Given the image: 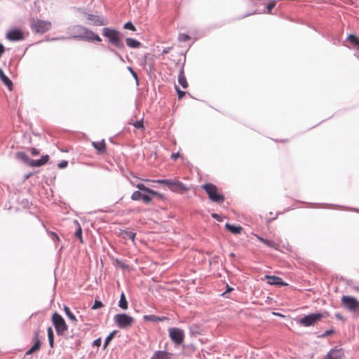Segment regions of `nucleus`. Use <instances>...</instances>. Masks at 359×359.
<instances>
[{
    "label": "nucleus",
    "mask_w": 359,
    "mask_h": 359,
    "mask_svg": "<svg viewBox=\"0 0 359 359\" xmlns=\"http://www.w3.org/2000/svg\"><path fill=\"white\" fill-rule=\"evenodd\" d=\"M169 336L171 340L176 344H181L184 341V331L180 328L171 327L168 329Z\"/></svg>",
    "instance_id": "nucleus-8"
},
{
    "label": "nucleus",
    "mask_w": 359,
    "mask_h": 359,
    "mask_svg": "<svg viewBox=\"0 0 359 359\" xmlns=\"http://www.w3.org/2000/svg\"><path fill=\"white\" fill-rule=\"evenodd\" d=\"M29 25L33 32L40 34L47 32L52 27V23L50 21L43 20L34 18L30 19Z\"/></svg>",
    "instance_id": "nucleus-2"
},
{
    "label": "nucleus",
    "mask_w": 359,
    "mask_h": 359,
    "mask_svg": "<svg viewBox=\"0 0 359 359\" xmlns=\"http://www.w3.org/2000/svg\"><path fill=\"white\" fill-rule=\"evenodd\" d=\"M103 306L104 305L102 303V302H100L99 300H95L93 306H92V309H97L102 308Z\"/></svg>",
    "instance_id": "nucleus-42"
},
{
    "label": "nucleus",
    "mask_w": 359,
    "mask_h": 359,
    "mask_svg": "<svg viewBox=\"0 0 359 359\" xmlns=\"http://www.w3.org/2000/svg\"><path fill=\"white\" fill-rule=\"evenodd\" d=\"M267 283L273 285H286L287 284L283 282V279L280 277L275 276H265Z\"/></svg>",
    "instance_id": "nucleus-18"
},
{
    "label": "nucleus",
    "mask_w": 359,
    "mask_h": 359,
    "mask_svg": "<svg viewBox=\"0 0 359 359\" xmlns=\"http://www.w3.org/2000/svg\"><path fill=\"white\" fill-rule=\"evenodd\" d=\"M74 224L76 226V229L74 233V236L76 238L79 239V241L81 243H83V238H82V229L81 227V225L77 220H74Z\"/></svg>",
    "instance_id": "nucleus-29"
},
{
    "label": "nucleus",
    "mask_w": 359,
    "mask_h": 359,
    "mask_svg": "<svg viewBox=\"0 0 359 359\" xmlns=\"http://www.w3.org/2000/svg\"><path fill=\"white\" fill-rule=\"evenodd\" d=\"M334 333V330H326L323 334H321V337H326Z\"/></svg>",
    "instance_id": "nucleus-44"
},
{
    "label": "nucleus",
    "mask_w": 359,
    "mask_h": 359,
    "mask_svg": "<svg viewBox=\"0 0 359 359\" xmlns=\"http://www.w3.org/2000/svg\"><path fill=\"white\" fill-rule=\"evenodd\" d=\"M86 28L84 26L76 25L69 27L68 31L72 38L83 39Z\"/></svg>",
    "instance_id": "nucleus-10"
},
{
    "label": "nucleus",
    "mask_w": 359,
    "mask_h": 359,
    "mask_svg": "<svg viewBox=\"0 0 359 359\" xmlns=\"http://www.w3.org/2000/svg\"><path fill=\"white\" fill-rule=\"evenodd\" d=\"M140 191H134L131 195V199L133 201L142 200L144 203L149 204L151 202V196L148 194H142Z\"/></svg>",
    "instance_id": "nucleus-13"
},
{
    "label": "nucleus",
    "mask_w": 359,
    "mask_h": 359,
    "mask_svg": "<svg viewBox=\"0 0 359 359\" xmlns=\"http://www.w3.org/2000/svg\"><path fill=\"white\" fill-rule=\"evenodd\" d=\"M31 175H32L31 173H29V174L25 176V179H26V180H27V179H28V178L31 176Z\"/></svg>",
    "instance_id": "nucleus-58"
},
{
    "label": "nucleus",
    "mask_w": 359,
    "mask_h": 359,
    "mask_svg": "<svg viewBox=\"0 0 359 359\" xmlns=\"http://www.w3.org/2000/svg\"><path fill=\"white\" fill-rule=\"evenodd\" d=\"M212 217L215 219H217V220H218V221H221L220 216L218 214H217V213H212Z\"/></svg>",
    "instance_id": "nucleus-52"
},
{
    "label": "nucleus",
    "mask_w": 359,
    "mask_h": 359,
    "mask_svg": "<svg viewBox=\"0 0 359 359\" xmlns=\"http://www.w3.org/2000/svg\"><path fill=\"white\" fill-rule=\"evenodd\" d=\"M116 334V330H114L113 332H111L107 337V338L105 339V341H104V345H103V348L104 349H106L107 346L109 345V342L113 339V338L114 337L115 334Z\"/></svg>",
    "instance_id": "nucleus-35"
},
{
    "label": "nucleus",
    "mask_w": 359,
    "mask_h": 359,
    "mask_svg": "<svg viewBox=\"0 0 359 359\" xmlns=\"http://www.w3.org/2000/svg\"><path fill=\"white\" fill-rule=\"evenodd\" d=\"M82 40L86 41H90V42H93V41L101 42L102 41V39L99 36V35L95 34L92 30L88 29L87 27L86 28L85 33L83 34V37Z\"/></svg>",
    "instance_id": "nucleus-14"
},
{
    "label": "nucleus",
    "mask_w": 359,
    "mask_h": 359,
    "mask_svg": "<svg viewBox=\"0 0 359 359\" xmlns=\"http://www.w3.org/2000/svg\"><path fill=\"white\" fill-rule=\"evenodd\" d=\"M276 5V1H271L266 6L267 13L272 14V9L275 8Z\"/></svg>",
    "instance_id": "nucleus-36"
},
{
    "label": "nucleus",
    "mask_w": 359,
    "mask_h": 359,
    "mask_svg": "<svg viewBox=\"0 0 359 359\" xmlns=\"http://www.w3.org/2000/svg\"><path fill=\"white\" fill-rule=\"evenodd\" d=\"M110 51L112 52L116 56H117L121 61H123L122 56L115 50L110 48Z\"/></svg>",
    "instance_id": "nucleus-46"
},
{
    "label": "nucleus",
    "mask_w": 359,
    "mask_h": 359,
    "mask_svg": "<svg viewBox=\"0 0 359 359\" xmlns=\"http://www.w3.org/2000/svg\"><path fill=\"white\" fill-rule=\"evenodd\" d=\"M51 322L54 325L57 336H64L67 332L68 326L63 317L55 312L51 317Z\"/></svg>",
    "instance_id": "nucleus-4"
},
{
    "label": "nucleus",
    "mask_w": 359,
    "mask_h": 359,
    "mask_svg": "<svg viewBox=\"0 0 359 359\" xmlns=\"http://www.w3.org/2000/svg\"><path fill=\"white\" fill-rule=\"evenodd\" d=\"M30 151H31L32 155H33V156H36V155L39 154V151L38 149H36V148H31Z\"/></svg>",
    "instance_id": "nucleus-47"
},
{
    "label": "nucleus",
    "mask_w": 359,
    "mask_h": 359,
    "mask_svg": "<svg viewBox=\"0 0 359 359\" xmlns=\"http://www.w3.org/2000/svg\"><path fill=\"white\" fill-rule=\"evenodd\" d=\"M178 39L181 42H185L190 39V36L187 34H180L178 36Z\"/></svg>",
    "instance_id": "nucleus-37"
},
{
    "label": "nucleus",
    "mask_w": 359,
    "mask_h": 359,
    "mask_svg": "<svg viewBox=\"0 0 359 359\" xmlns=\"http://www.w3.org/2000/svg\"><path fill=\"white\" fill-rule=\"evenodd\" d=\"M344 356L343 348L337 346L332 348L325 355V359H342Z\"/></svg>",
    "instance_id": "nucleus-11"
},
{
    "label": "nucleus",
    "mask_w": 359,
    "mask_h": 359,
    "mask_svg": "<svg viewBox=\"0 0 359 359\" xmlns=\"http://www.w3.org/2000/svg\"><path fill=\"white\" fill-rule=\"evenodd\" d=\"M144 320L146 321H151V322H163L167 319L165 316H157L155 315H145L143 317Z\"/></svg>",
    "instance_id": "nucleus-26"
},
{
    "label": "nucleus",
    "mask_w": 359,
    "mask_h": 359,
    "mask_svg": "<svg viewBox=\"0 0 359 359\" xmlns=\"http://www.w3.org/2000/svg\"><path fill=\"white\" fill-rule=\"evenodd\" d=\"M174 182H175V180H170V179L156 180V182L161 184L166 185L168 187V189H170V190L172 189Z\"/></svg>",
    "instance_id": "nucleus-32"
},
{
    "label": "nucleus",
    "mask_w": 359,
    "mask_h": 359,
    "mask_svg": "<svg viewBox=\"0 0 359 359\" xmlns=\"http://www.w3.org/2000/svg\"><path fill=\"white\" fill-rule=\"evenodd\" d=\"M118 306L123 310H126L128 309V302L123 292L121 294Z\"/></svg>",
    "instance_id": "nucleus-30"
},
{
    "label": "nucleus",
    "mask_w": 359,
    "mask_h": 359,
    "mask_svg": "<svg viewBox=\"0 0 359 359\" xmlns=\"http://www.w3.org/2000/svg\"><path fill=\"white\" fill-rule=\"evenodd\" d=\"M335 317L339 320H344V317L339 313H335Z\"/></svg>",
    "instance_id": "nucleus-55"
},
{
    "label": "nucleus",
    "mask_w": 359,
    "mask_h": 359,
    "mask_svg": "<svg viewBox=\"0 0 359 359\" xmlns=\"http://www.w3.org/2000/svg\"><path fill=\"white\" fill-rule=\"evenodd\" d=\"M172 354L165 351H156L151 359H171Z\"/></svg>",
    "instance_id": "nucleus-20"
},
{
    "label": "nucleus",
    "mask_w": 359,
    "mask_h": 359,
    "mask_svg": "<svg viewBox=\"0 0 359 359\" xmlns=\"http://www.w3.org/2000/svg\"><path fill=\"white\" fill-rule=\"evenodd\" d=\"M231 255V257H234V256H235V255H234L233 253H231V255Z\"/></svg>",
    "instance_id": "nucleus-60"
},
{
    "label": "nucleus",
    "mask_w": 359,
    "mask_h": 359,
    "mask_svg": "<svg viewBox=\"0 0 359 359\" xmlns=\"http://www.w3.org/2000/svg\"><path fill=\"white\" fill-rule=\"evenodd\" d=\"M126 236L131 239L133 241H134L136 233L133 231H126L125 232Z\"/></svg>",
    "instance_id": "nucleus-43"
},
{
    "label": "nucleus",
    "mask_w": 359,
    "mask_h": 359,
    "mask_svg": "<svg viewBox=\"0 0 359 359\" xmlns=\"http://www.w3.org/2000/svg\"><path fill=\"white\" fill-rule=\"evenodd\" d=\"M257 238L260 242H262V243H264V245H266V246H268L269 248H273L276 250H278L280 248V244L273 240L265 239L259 236H257Z\"/></svg>",
    "instance_id": "nucleus-19"
},
{
    "label": "nucleus",
    "mask_w": 359,
    "mask_h": 359,
    "mask_svg": "<svg viewBox=\"0 0 359 359\" xmlns=\"http://www.w3.org/2000/svg\"><path fill=\"white\" fill-rule=\"evenodd\" d=\"M322 318L323 314L320 313H311L301 318L299 323L304 327H310L314 325L317 322L320 320Z\"/></svg>",
    "instance_id": "nucleus-7"
},
{
    "label": "nucleus",
    "mask_w": 359,
    "mask_h": 359,
    "mask_svg": "<svg viewBox=\"0 0 359 359\" xmlns=\"http://www.w3.org/2000/svg\"><path fill=\"white\" fill-rule=\"evenodd\" d=\"M93 345L95 346H100L101 345V338H98V339H95L93 341Z\"/></svg>",
    "instance_id": "nucleus-48"
},
{
    "label": "nucleus",
    "mask_w": 359,
    "mask_h": 359,
    "mask_svg": "<svg viewBox=\"0 0 359 359\" xmlns=\"http://www.w3.org/2000/svg\"><path fill=\"white\" fill-rule=\"evenodd\" d=\"M225 228L233 234H240L243 230L241 226H235L229 223L225 224Z\"/></svg>",
    "instance_id": "nucleus-25"
},
{
    "label": "nucleus",
    "mask_w": 359,
    "mask_h": 359,
    "mask_svg": "<svg viewBox=\"0 0 359 359\" xmlns=\"http://www.w3.org/2000/svg\"><path fill=\"white\" fill-rule=\"evenodd\" d=\"M171 49H172V47H167V48H164L162 51V55L168 54Z\"/></svg>",
    "instance_id": "nucleus-51"
},
{
    "label": "nucleus",
    "mask_w": 359,
    "mask_h": 359,
    "mask_svg": "<svg viewBox=\"0 0 359 359\" xmlns=\"http://www.w3.org/2000/svg\"><path fill=\"white\" fill-rule=\"evenodd\" d=\"M126 43L128 47L132 48H137L141 46V43L133 38H126Z\"/></svg>",
    "instance_id": "nucleus-28"
},
{
    "label": "nucleus",
    "mask_w": 359,
    "mask_h": 359,
    "mask_svg": "<svg viewBox=\"0 0 359 359\" xmlns=\"http://www.w3.org/2000/svg\"><path fill=\"white\" fill-rule=\"evenodd\" d=\"M134 127L137 129H143L144 123L142 120L137 121L133 123Z\"/></svg>",
    "instance_id": "nucleus-40"
},
{
    "label": "nucleus",
    "mask_w": 359,
    "mask_h": 359,
    "mask_svg": "<svg viewBox=\"0 0 359 359\" xmlns=\"http://www.w3.org/2000/svg\"><path fill=\"white\" fill-rule=\"evenodd\" d=\"M33 339H34V344L29 350H27L26 351V353H25L26 355H31L33 353L39 351V349L41 348V344L40 339L39 338V331L34 332Z\"/></svg>",
    "instance_id": "nucleus-16"
},
{
    "label": "nucleus",
    "mask_w": 359,
    "mask_h": 359,
    "mask_svg": "<svg viewBox=\"0 0 359 359\" xmlns=\"http://www.w3.org/2000/svg\"><path fill=\"white\" fill-rule=\"evenodd\" d=\"M50 235L52 236V238L54 240V241H59V237L57 235V233H54V232H50Z\"/></svg>",
    "instance_id": "nucleus-50"
},
{
    "label": "nucleus",
    "mask_w": 359,
    "mask_h": 359,
    "mask_svg": "<svg viewBox=\"0 0 359 359\" xmlns=\"http://www.w3.org/2000/svg\"><path fill=\"white\" fill-rule=\"evenodd\" d=\"M353 46L359 48V38L354 34H349L346 39Z\"/></svg>",
    "instance_id": "nucleus-31"
},
{
    "label": "nucleus",
    "mask_w": 359,
    "mask_h": 359,
    "mask_svg": "<svg viewBox=\"0 0 359 359\" xmlns=\"http://www.w3.org/2000/svg\"><path fill=\"white\" fill-rule=\"evenodd\" d=\"M123 28L126 29L131 30L133 32L136 31L135 27L133 25V24L131 22H128L123 25Z\"/></svg>",
    "instance_id": "nucleus-38"
},
{
    "label": "nucleus",
    "mask_w": 359,
    "mask_h": 359,
    "mask_svg": "<svg viewBox=\"0 0 359 359\" xmlns=\"http://www.w3.org/2000/svg\"><path fill=\"white\" fill-rule=\"evenodd\" d=\"M87 20L90 22V25L96 27L104 26L108 25V20L102 15L86 13Z\"/></svg>",
    "instance_id": "nucleus-9"
},
{
    "label": "nucleus",
    "mask_w": 359,
    "mask_h": 359,
    "mask_svg": "<svg viewBox=\"0 0 359 359\" xmlns=\"http://www.w3.org/2000/svg\"><path fill=\"white\" fill-rule=\"evenodd\" d=\"M47 332H48V339L49 345L51 348H53L54 347V334H53V331L50 327H49L48 328Z\"/></svg>",
    "instance_id": "nucleus-33"
},
{
    "label": "nucleus",
    "mask_w": 359,
    "mask_h": 359,
    "mask_svg": "<svg viewBox=\"0 0 359 359\" xmlns=\"http://www.w3.org/2000/svg\"><path fill=\"white\" fill-rule=\"evenodd\" d=\"M201 187L205 191L211 201L219 204L224 201V195L218 191V188L214 184L207 183L203 184Z\"/></svg>",
    "instance_id": "nucleus-3"
},
{
    "label": "nucleus",
    "mask_w": 359,
    "mask_h": 359,
    "mask_svg": "<svg viewBox=\"0 0 359 359\" xmlns=\"http://www.w3.org/2000/svg\"><path fill=\"white\" fill-rule=\"evenodd\" d=\"M68 165V162L67 161H62L59 164L58 167L60 168H66Z\"/></svg>",
    "instance_id": "nucleus-45"
},
{
    "label": "nucleus",
    "mask_w": 359,
    "mask_h": 359,
    "mask_svg": "<svg viewBox=\"0 0 359 359\" xmlns=\"http://www.w3.org/2000/svg\"><path fill=\"white\" fill-rule=\"evenodd\" d=\"M116 262L119 264V266L123 269L128 268V266L123 263H122L121 261L116 260Z\"/></svg>",
    "instance_id": "nucleus-53"
},
{
    "label": "nucleus",
    "mask_w": 359,
    "mask_h": 359,
    "mask_svg": "<svg viewBox=\"0 0 359 359\" xmlns=\"http://www.w3.org/2000/svg\"><path fill=\"white\" fill-rule=\"evenodd\" d=\"M127 69L130 72V74H132L133 77L135 79L137 84H138L139 80L137 74L133 70V69L131 67H128Z\"/></svg>",
    "instance_id": "nucleus-41"
},
{
    "label": "nucleus",
    "mask_w": 359,
    "mask_h": 359,
    "mask_svg": "<svg viewBox=\"0 0 359 359\" xmlns=\"http://www.w3.org/2000/svg\"><path fill=\"white\" fill-rule=\"evenodd\" d=\"M341 305L348 311L359 314V300L353 296L343 295L341 298Z\"/></svg>",
    "instance_id": "nucleus-5"
},
{
    "label": "nucleus",
    "mask_w": 359,
    "mask_h": 359,
    "mask_svg": "<svg viewBox=\"0 0 359 359\" xmlns=\"http://www.w3.org/2000/svg\"><path fill=\"white\" fill-rule=\"evenodd\" d=\"M16 158L30 166L32 159L25 152L16 153Z\"/></svg>",
    "instance_id": "nucleus-27"
},
{
    "label": "nucleus",
    "mask_w": 359,
    "mask_h": 359,
    "mask_svg": "<svg viewBox=\"0 0 359 359\" xmlns=\"http://www.w3.org/2000/svg\"><path fill=\"white\" fill-rule=\"evenodd\" d=\"M287 141V140H280V142H286Z\"/></svg>",
    "instance_id": "nucleus-59"
},
{
    "label": "nucleus",
    "mask_w": 359,
    "mask_h": 359,
    "mask_svg": "<svg viewBox=\"0 0 359 359\" xmlns=\"http://www.w3.org/2000/svg\"><path fill=\"white\" fill-rule=\"evenodd\" d=\"M49 160L48 155H43L40 159L33 160L32 159L30 166L31 167H41L45 165Z\"/></svg>",
    "instance_id": "nucleus-21"
},
{
    "label": "nucleus",
    "mask_w": 359,
    "mask_h": 359,
    "mask_svg": "<svg viewBox=\"0 0 359 359\" xmlns=\"http://www.w3.org/2000/svg\"><path fill=\"white\" fill-rule=\"evenodd\" d=\"M114 320L117 326L121 329L129 328L134 323V318L126 313H118L115 315Z\"/></svg>",
    "instance_id": "nucleus-6"
},
{
    "label": "nucleus",
    "mask_w": 359,
    "mask_h": 359,
    "mask_svg": "<svg viewBox=\"0 0 359 359\" xmlns=\"http://www.w3.org/2000/svg\"><path fill=\"white\" fill-rule=\"evenodd\" d=\"M4 51H5L4 46L1 43H0V57H1V55H3Z\"/></svg>",
    "instance_id": "nucleus-54"
},
{
    "label": "nucleus",
    "mask_w": 359,
    "mask_h": 359,
    "mask_svg": "<svg viewBox=\"0 0 359 359\" xmlns=\"http://www.w3.org/2000/svg\"><path fill=\"white\" fill-rule=\"evenodd\" d=\"M175 90L177 93V97H178V99H182L186 94V92L184 91H182L180 89V88L175 85Z\"/></svg>",
    "instance_id": "nucleus-39"
},
{
    "label": "nucleus",
    "mask_w": 359,
    "mask_h": 359,
    "mask_svg": "<svg viewBox=\"0 0 359 359\" xmlns=\"http://www.w3.org/2000/svg\"><path fill=\"white\" fill-rule=\"evenodd\" d=\"M92 145L97 151L98 154H104L106 152V144L104 140L100 142H93Z\"/></svg>",
    "instance_id": "nucleus-23"
},
{
    "label": "nucleus",
    "mask_w": 359,
    "mask_h": 359,
    "mask_svg": "<svg viewBox=\"0 0 359 359\" xmlns=\"http://www.w3.org/2000/svg\"><path fill=\"white\" fill-rule=\"evenodd\" d=\"M178 83L183 88H187L189 86L188 82L184 75V67L182 66L178 74Z\"/></svg>",
    "instance_id": "nucleus-22"
},
{
    "label": "nucleus",
    "mask_w": 359,
    "mask_h": 359,
    "mask_svg": "<svg viewBox=\"0 0 359 359\" xmlns=\"http://www.w3.org/2000/svg\"><path fill=\"white\" fill-rule=\"evenodd\" d=\"M136 187L137 189H139V190H141L144 192H146L147 194H149V195L150 196H151V198L153 197H156L158 198H160V199H163V195L146 187L144 184H138L137 185H136Z\"/></svg>",
    "instance_id": "nucleus-15"
},
{
    "label": "nucleus",
    "mask_w": 359,
    "mask_h": 359,
    "mask_svg": "<svg viewBox=\"0 0 359 359\" xmlns=\"http://www.w3.org/2000/svg\"><path fill=\"white\" fill-rule=\"evenodd\" d=\"M6 38L9 41H21L24 39L23 32L18 29H14L10 30L7 34Z\"/></svg>",
    "instance_id": "nucleus-12"
},
{
    "label": "nucleus",
    "mask_w": 359,
    "mask_h": 359,
    "mask_svg": "<svg viewBox=\"0 0 359 359\" xmlns=\"http://www.w3.org/2000/svg\"><path fill=\"white\" fill-rule=\"evenodd\" d=\"M179 156H180L179 152L173 153L171 155V158L173 159L174 161H176L179 158Z\"/></svg>",
    "instance_id": "nucleus-49"
},
{
    "label": "nucleus",
    "mask_w": 359,
    "mask_h": 359,
    "mask_svg": "<svg viewBox=\"0 0 359 359\" xmlns=\"http://www.w3.org/2000/svg\"><path fill=\"white\" fill-rule=\"evenodd\" d=\"M0 79L4 85L6 86L10 90H11L13 87V82L7 76H6L1 69H0Z\"/></svg>",
    "instance_id": "nucleus-24"
},
{
    "label": "nucleus",
    "mask_w": 359,
    "mask_h": 359,
    "mask_svg": "<svg viewBox=\"0 0 359 359\" xmlns=\"http://www.w3.org/2000/svg\"><path fill=\"white\" fill-rule=\"evenodd\" d=\"M64 311L67 315V316L72 321L77 322V319L76 316L73 314V313L70 311L69 308L67 306H64Z\"/></svg>",
    "instance_id": "nucleus-34"
},
{
    "label": "nucleus",
    "mask_w": 359,
    "mask_h": 359,
    "mask_svg": "<svg viewBox=\"0 0 359 359\" xmlns=\"http://www.w3.org/2000/svg\"><path fill=\"white\" fill-rule=\"evenodd\" d=\"M102 35L106 37L108 42L114 47L123 50L125 45L122 40V34L115 29L104 27L102 29Z\"/></svg>",
    "instance_id": "nucleus-1"
},
{
    "label": "nucleus",
    "mask_w": 359,
    "mask_h": 359,
    "mask_svg": "<svg viewBox=\"0 0 359 359\" xmlns=\"http://www.w3.org/2000/svg\"><path fill=\"white\" fill-rule=\"evenodd\" d=\"M189 189L180 181L175 180L171 191L177 193L183 194Z\"/></svg>",
    "instance_id": "nucleus-17"
},
{
    "label": "nucleus",
    "mask_w": 359,
    "mask_h": 359,
    "mask_svg": "<svg viewBox=\"0 0 359 359\" xmlns=\"http://www.w3.org/2000/svg\"><path fill=\"white\" fill-rule=\"evenodd\" d=\"M227 290L226 292H224L222 294L224 295L226 292L231 291L233 289L231 287H229V286L227 285Z\"/></svg>",
    "instance_id": "nucleus-56"
},
{
    "label": "nucleus",
    "mask_w": 359,
    "mask_h": 359,
    "mask_svg": "<svg viewBox=\"0 0 359 359\" xmlns=\"http://www.w3.org/2000/svg\"><path fill=\"white\" fill-rule=\"evenodd\" d=\"M130 184L133 186V187H136V185H137L139 183L136 184V182L132 180H130Z\"/></svg>",
    "instance_id": "nucleus-57"
}]
</instances>
